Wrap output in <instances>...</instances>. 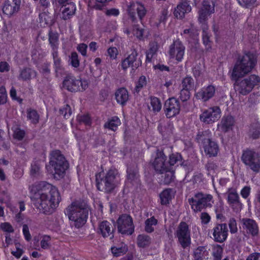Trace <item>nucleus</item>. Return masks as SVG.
Listing matches in <instances>:
<instances>
[{
  "mask_svg": "<svg viewBox=\"0 0 260 260\" xmlns=\"http://www.w3.org/2000/svg\"><path fill=\"white\" fill-rule=\"evenodd\" d=\"M34 187L37 191L34 196L35 206L45 214L52 213L60 201L57 188L45 181L36 183Z\"/></svg>",
  "mask_w": 260,
  "mask_h": 260,
  "instance_id": "obj_1",
  "label": "nucleus"
},
{
  "mask_svg": "<svg viewBox=\"0 0 260 260\" xmlns=\"http://www.w3.org/2000/svg\"><path fill=\"white\" fill-rule=\"evenodd\" d=\"M89 208L84 201H76L72 202L65 209L64 213L71 221V225L79 229L86 222Z\"/></svg>",
  "mask_w": 260,
  "mask_h": 260,
  "instance_id": "obj_2",
  "label": "nucleus"
},
{
  "mask_svg": "<svg viewBox=\"0 0 260 260\" xmlns=\"http://www.w3.org/2000/svg\"><path fill=\"white\" fill-rule=\"evenodd\" d=\"M121 182L118 170L111 168L105 173L100 172L96 175V184L98 190L106 193L112 192L118 187Z\"/></svg>",
  "mask_w": 260,
  "mask_h": 260,
  "instance_id": "obj_3",
  "label": "nucleus"
},
{
  "mask_svg": "<svg viewBox=\"0 0 260 260\" xmlns=\"http://www.w3.org/2000/svg\"><path fill=\"white\" fill-rule=\"evenodd\" d=\"M256 63L257 56L253 52L248 51L239 56L232 71V78L236 79L244 77L252 71Z\"/></svg>",
  "mask_w": 260,
  "mask_h": 260,
  "instance_id": "obj_4",
  "label": "nucleus"
},
{
  "mask_svg": "<svg viewBox=\"0 0 260 260\" xmlns=\"http://www.w3.org/2000/svg\"><path fill=\"white\" fill-rule=\"evenodd\" d=\"M49 164L54 169V178L56 179L62 177L69 167V164L65 157L58 150L51 152Z\"/></svg>",
  "mask_w": 260,
  "mask_h": 260,
  "instance_id": "obj_5",
  "label": "nucleus"
},
{
  "mask_svg": "<svg viewBox=\"0 0 260 260\" xmlns=\"http://www.w3.org/2000/svg\"><path fill=\"white\" fill-rule=\"evenodd\" d=\"M188 202L193 211L198 212L212 207L214 200L211 194L198 192L194 194L193 197L188 199Z\"/></svg>",
  "mask_w": 260,
  "mask_h": 260,
  "instance_id": "obj_6",
  "label": "nucleus"
},
{
  "mask_svg": "<svg viewBox=\"0 0 260 260\" xmlns=\"http://www.w3.org/2000/svg\"><path fill=\"white\" fill-rule=\"evenodd\" d=\"M235 79L237 91L241 94L245 95L249 93L254 86L260 84V77L251 75L243 79Z\"/></svg>",
  "mask_w": 260,
  "mask_h": 260,
  "instance_id": "obj_7",
  "label": "nucleus"
},
{
  "mask_svg": "<svg viewBox=\"0 0 260 260\" xmlns=\"http://www.w3.org/2000/svg\"><path fill=\"white\" fill-rule=\"evenodd\" d=\"M175 236L183 248L185 249L190 246V231L188 224L185 222L182 221L179 224L175 232Z\"/></svg>",
  "mask_w": 260,
  "mask_h": 260,
  "instance_id": "obj_8",
  "label": "nucleus"
},
{
  "mask_svg": "<svg viewBox=\"0 0 260 260\" xmlns=\"http://www.w3.org/2000/svg\"><path fill=\"white\" fill-rule=\"evenodd\" d=\"M63 86L68 91L77 92L85 90L88 84L86 80L76 79L73 75L69 74L63 81Z\"/></svg>",
  "mask_w": 260,
  "mask_h": 260,
  "instance_id": "obj_9",
  "label": "nucleus"
},
{
  "mask_svg": "<svg viewBox=\"0 0 260 260\" xmlns=\"http://www.w3.org/2000/svg\"><path fill=\"white\" fill-rule=\"evenodd\" d=\"M130 52L131 53L121 62V67L124 70L129 67H131L133 70H135L142 65L141 55H139L135 46L131 47Z\"/></svg>",
  "mask_w": 260,
  "mask_h": 260,
  "instance_id": "obj_10",
  "label": "nucleus"
},
{
  "mask_svg": "<svg viewBox=\"0 0 260 260\" xmlns=\"http://www.w3.org/2000/svg\"><path fill=\"white\" fill-rule=\"evenodd\" d=\"M243 162L252 171L258 172L260 169V156L253 150L247 149L243 151L242 156Z\"/></svg>",
  "mask_w": 260,
  "mask_h": 260,
  "instance_id": "obj_11",
  "label": "nucleus"
},
{
  "mask_svg": "<svg viewBox=\"0 0 260 260\" xmlns=\"http://www.w3.org/2000/svg\"><path fill=\"white\" fill-rule=\"evenodd\" d=\"M118 231L122 234L132 235L134 231V225L132 217L122 214L117 220Z\"/></svg>",
  "mask_w": 260,
  "mask_h": 260,
  "instance_id": "obj_12",
  "label": "nucleus"
},
{
  "mask_svg": "<svg viewBox=\"0 0 260 260\" xmlns=\"http://www.w3.org/2000/svg\"><path fill=\"white\" fill-rule=\"evenodd\" d=\"M221 117V110L219 107L214 106L205 110L200 116L201 121L206 124H212Z\"/></svg>",
  "mask_w": 260,
  "mask_h": 260,
  "instance_id": "obj_13",
  "label": "nucleus"
},
{
  "mask_svg": "<svg viewBox=\"0 0 260 260\" xmlns=\"http://www.w3.org/2000/svg\"><path fill=\"white\" fill-rule=\"evenodd\" d=\"M185 47L179 39L173 42L170 46L168 52L170 58L174 59L178 62L182 61L184 53Z\"/></svg>",
  "mask_w": 260,
  "mask_h": 260,
  "instance_id": "obj_14",
  "label": "nucleus"
},
{
  "mask_svg": "<svg viewBox=\"0 0 260 260\" xmlns=\"http://www.w3.org/2000/svg\"><path fill=\"white\" fill-rule=\"evenodd\" d=\"M164 110L168 118L175 117L180 111L179 101L175 98H169L165 103Z\"/></svg>",
  "mask_w": 260,
  "mask_h": 260,
  "instance_id": "obj_15",
  "label": "nucleus"
},
{
  "mask_svg": "<svg viewBox=\"0 0 260 260\" xmlns=\"http://www.w3.org/2000/svg\"><path fill=\"white\" fill-rule=\"evenodd\" d=\"M213 239L215 242L222 243L227 239L229 230L226 223L215 224L211 230Z\"/></svg>",
  "mask_w": 260,
  "mask_h": 260,
  "instance_id": "obj_16",
  "label": "nucleus"
},
{
  "mask_svg": "<svg viewBox=\"0 0 260 260\" xmlns=\"http://www.w3.org/2000/svg\"><path fill=\"white\" fill-rule=\"evenodd\" d=\"M167 156L162 150L157 149L156 156L152 162V166L157 173H163L168 168L166 162Z\"/></svg>",
  "mask_w": 260,
  "mask_h": 260,
  "instance_id": "obj_17",
  "label": "nucleus"
},
{
  "mask_svg": "<svg viewBox=\"0 0 260 260\" xmlns=\"http://www.w3.org/2000/svg\"><path fill=\"white\" fill-rule=\"evenodd\" d=\"M136 12L138 14L139 19L141 20L146 14L147 10L144 5L139 2H133L128 6V12L129 16L134 22L136 20Z\"/></svg>",
  "mask_w": 260,
  "mask_h": 260,
  "instance_id": "obj_18",
  "label": "nucleus"
},
{
  "mask_svg": "<svg viewBox=\"0 0 260 260\" xmlns=\"http://www.w3.org/2000/svg\"><path fill=\"white\" fill-rule=\"evenodd\" d=\"M215 87L211 85L202 88L195 94L196 98L206 102L213 98L215 94Z\"/></svg>",
  "mask_w": 260,
  "mask_h": 260,
  "instance_id": "obj_19",
  "label": "nucleus"
},
{
  "mask_svg": "<svg viewBox=\"0 0 260 260\" xmlns=\"http://www.w3.org/2000/svg\"><path fill=\"white\" fill-rule=\"evenodd\" d=\"M21 0H7L5 2L3 11L8 16H11L19 9Z\"/></svg>",
  "mask_w": 260,
  "mask_h": 260,
  "instance_id": "obj_20",
  "label": "nucleus"
},
{
  "mask_svg": "<svg viewBox=\"0 0 260 260\" xmlns=\"http://www.w3.org/2000/svg\"><path fill=\"white\" fill-rule=\"evenodd\" d=\"M203 148L205 154L210 157L217 156L219 151L218 145L212 139L209 141H206L203 145Z\"/></svg>",
  "mask_w": 260,
  "mask_h": 260,
  "instance_id": "obj_21",
  "label": "nucleus"
},
{
  "mask_svg": "<svg viewBox=\"0 0 260 260\" xmlns=\"http://www.w3.org/2000/svg\"><path fill=\"white\" fill-rule=\"evenodd\" d=\"M191 7L186 1L180 2L175 8L174 15L177 19H182L185 16V14L190 12Z\"/></svg>",
  "mask_w": 260,
  "mask_h": 260,
  "instance_id": "obj_22",
  "label": "nucleus"
},
{
  "mask_svg": "<svg viewBox=\"0 0 260 260\" xmlns=\"http://www.w3.org/2000/svg\"><path fill=\"white\" fill-rule=\"evenodd\" d=\"M243 229L253 236H256L258 233V227L255 220L250 218H243Z\"/></svg>",
  "mask_w": 260,
  "mask_h": 260,
  "instance_id": "obj_23",
  "label": "nucleus"
},
{
  "mask_svg": "<svg viewBox=\"0 0 260 260\" xmlns=\"http://www.w3.org/2000/svg\"><path fill=\"white\" fill-rule=\"evenodd\" d=\"M99 230L104 238L109 237L112 239L114 237V228L112 225L107 221H103L99 224Z\"/></svg>",
  "mask_w": 260,
  "mask_h": 260,
  "instance_id": "obj_24",
  "label": "nucleus"
},
{
  "mask_svg": "<svg viewBox=\"0 0 260 260\" xmlns=\"http://www.w3.org/2000/svg\"><path fill=\"white\" fill-rule=\"evenodd\" d=\"M234 123V119L232 116H223L220 123L218 124V128L222 132L226 133L232 129Z\"/></svg>",
  "mask_w": 260,
  "mask_h": 260,
  "instance_id": "obj_25",
  "label": "nucleus"
},
{
  "mask_svg": "<svg viewBox=\"0 0 260 260\" xmlns=\"http://www.w3.org/2000/svg\"><path fill=\"white\" fill-rule=\"evenodd\" d=\"M62 6L64 7L61 11V18L64 20L70 19L75 14V5L73 3H70Z\"/></svg>",
  "mask_w": 260,
  "mask_h": 260,
  "instance_id": "obj_26",
  "label": "nucleus"
},
{
  "mask_svg": "<svg viewBox=\"0 0 260 260\" xmlns=\"http://www.w3.org/2000/svg\"><path fill=\"white\" fill-rule=\"evenodd\" d=\"M158 174L161 175L160 181L164 184L168 185L174 180V171L172 168H168L163 173Z\"/></svg>",
  "mask_w": 260,
  "mask_h": 260,
  "instance_id": "obj_27",
  "label": "nucleus"
},
{
  "mask_svg": "<svg viewBox=\"0 0 260 260\" xmlns=\"http://www.w3.org/2000/svg\"><path fill=\"white\" fill-rule=\"evenodd\" d=\"M37 72L34 70L29 68H24L20 71L18 79L22 81L30 80L36 77Z\"/></svg>",
  "mask_w": 260,
  "mask_h": 260,
  "instance_id": "obj_28",
  "label": "nucleus"
},
{
  "mask_svg": "<svg viewBox=\"0 0 260 260\" xmlns=\"http://www.w3.org/2000/svg\"><path fill=\"white\" fill-rule=\"evenodd\" d=\"M128 250L127 245L123 242L114 244L111 248V251L114 256L118 257L125 254Z\"/></svg>",
  "mask_w": 260,
  "mask_h": 260,
  "instance_id": "obj_29",
  "label": "nucleus"
},
{
  "mask_svg": "<svg viewBox=\"0 0 260 260\" xmlns=\"http://www.w3.org/2000/svg\"><path fill=\"white\" fill-rule=\"evenodd\" d=\"M226 193L228 196V202L231 206L240 204L239 197L236 189L229 188Z\"/></svg>",
  "mask_w": 260,
  "mask_h": 260,
  "instance_id": "obj_30",
  "label": "nucleus"
},
{
  "mask_svg": "<svg viewBox=\"0 0 260 260\" xmlns=\"http://www.w3.org/2000/svg\"><path fill=\"white\" fill-rule=\"evenodd\" d=\"M115 98L118 103L122 105L125 104L128 100L129 96L127 90L125 88H120L115 92Z\"/></svg>",
  "mask_w": 260,
  "mask_h": 260,
  "instance_id": "obj_31",
  "label": "nucleus"
},
{
  "mask_svg": "<svg viewBox=\"0 0 260 260\" xmlns=\"http://www.w3.org/2000/svg\"><path fill=\"white\" fill-rule=\"evenodd\" d=\"M48 37V40L52 49V52H57L59 46V37L58 34L50 31Z\"/></svg>",
  "mask_w": 260,
  "mask_h": 260,
  "instance_id": "obj_32",
  "label": "nucleus"
},
{
  "mask_svg": "<svg viewBox=\"0 0 260 260\" xmlns=\"http://www.w3.org/2000/svg\"><path fill=\"white\" fill-rule=\"evenodd\" d=\"M212 14V13L207 12L201 8L199 10L198 20L200 24H201L202 28L208 27L207 22L208 17Z\"/></svg>",
  "mask_w": 260,
  "mask_h": 260,
  "instance_id": "obj_33",
  "label": "nucleus"
},
{
  "mask_svg": "<svg viewBox=\"0 0 260 260\" xmlns=\"http://www.w3.org/2000/svg\"><path fill=\"white\" fill-rule=\"evenodd\" d=\"M212 14V13L207 12L201 8L199 10L198 20L200 24H201L202 28L208 27L207 22L208 17Z\"/></svg>",
  "mask_w": 260,
  "mask_h": 260,
  "instance_id": "obj_34",
  "label": "nucleus"
},
{
  "mask_svg": "<svg viewBox=\"0 0 260 260\" xmlns=\"http://www.w3.org/2000/svg\"><path fill=\"white\" fill-rule=\"evenodd\" d=\"M127 180L132 183L139 182V175L138 170L136 167H128L127 169Z\"/></svg>",
  "mask_w": 260,
  "mask_h": 260,
  "instance_id": "obj_35",
  "label": "nucleus"
},
{
  "mask_svg": "<svg viewBox=\"0 0 260 260\" xmlns=\"http://www.w3.org/2000/svg\"><path fill=\"white\" fill-rule=\"evenodd\" d=\"M211 133L209 130L198 132L196 140L199 143H202L204 145L206 141H209L211 139Z\"/></svg>",
  "mask_w": 260,
  "mask_h": 260,
  "instance_id": "obj_36",
  "label": "nucleus"
},
{
  "mask_svg": "<svg viewBox=\"0 0 260 260\" xmlns=\"http://www.w3.org/2000/svg\"><path fill=\"white\" fill-rule=\"evenodd\" d=\"M120 124L121 122L119 118L117 116H114L104 124V127L105 128H108L115 132Z\"/></svg>",
  "mask_w": 260,
  "mask_h": 260,
  "instance_id": "obj_37",
  "label": "nucleus"
},
{
  "mask_svg": "<svg viewBox=\"0 0 260 260\" xmlns=\"http://www.w3.org/2000/svg\"><path fill=\"white\" fill-rule=\"evenodd\" d=\"M157 223V220L154 216L147 219L145 221V232L148 233H152L154 231V226L156 225Z\"/></svg>",
  "mask_w": 260,
  "mask_h": 260,
  "instance_id": "obj_38",
  "label": "nucleus"
},
{
  "mask_svg": "<svg viewBox=\"0 0 260 260\" xmlns=\"http://www.w3.org/2000/svg\"><path fill=\"white\" fill-rule=\"evenodd\" d=\"M151 243L150 237L146 235H139L137 237V244L139 247H145L148 246Z\"/></svg>",
  "mask_w": 260,
  "mask_h": 260,
  "instance_id": "obj_39",
  "label": "nucleus"
},
{
  "mask_svg": "<svg viewBox=\"0 0 260 260\" xmlns=\"http://www.w3.org/2000/svg\"><path fill=\"white\" fill-rule=\"evenodd\" d=\"M172 189L170 188H168L164 190L162 192H161L159 195L160 199V203L162 205H167L169 203L170 201L171 200V192Z\"/></svg>",
  "mask_w": 260,
  "mask_h": 260,
  "instance_id": "obj_40",
  "label": "nucleus"
},
{
  "mask_svg": "<svg viewBox=\"0 0 260 260\" xmlns=\"http://www.w3.org/2000/svg\"><path fill=\"white\" fill-rule=\"evenodd\" d=\"M215 0H204L202 2V7L207 12L214 13L215 12Z\"/></svg>",
  "mask_w": 260,
  "mask_h": 260,
  "instance_id": "obj_41",
  "label": "nucleus"
},
{
  "mask_svg": "<svg viewBox=\"0 0 260 260\" xmlns=\"http://www.w3.org/2000/svg\"><path fill=\"white\" fill-rule=\"evenodd\" d=\"M150 106L152 107V111L154 113L158 112L161 109V103L160 100L155 96L150 98Z\"/></svg>",
  "mask_w": 260,
  "mask_h": 260,
  "instance_id": "obj_42",
  "label": "nucleus"
},
{
  "mask_svg": "<svg viewBox=\"0 0 260 260\" xmlns=\"http://www.w3.org/2000/svg\"><path fill=\"white\" fill-rule=\"evenodd\" d=\"M171 125L168 122H166L165 119H160L159 121L158 129L162 135L169 132L171 130Z\"/></svg>",
  "mask_w": 260,
  "mask_h": 260,
  "instance_id": "obj_43",
  "label": "nucleus"
},
{
  "mask_svg": "<svg viewBox=\"0 0 260 260\" xmlns=\"http://www.w3.org/2000/svg\"><path fill=\"white\" fill-rule=\"evenodd\" d=\"M182 85L183 88L191 90L194 87V80L191 77L187 76L183 79Z\"/></svg>",
  "mask_w": 260,
  "mask_h": 260,
  "instance_id": "obj_44",
  "label": "nucleus"
},
{
  "mask_svg": "<svg viewBox=\"0 0 260 260\" xmlns=\"http://www.w3.org/2000/svg\"><path fill=\"white\" fill-rule=\"evenodd\" d=\"M206 249L204 246L198 247L194 251L193 256L195 260H203Z\"/></svg>",
  "mask_w": 260,
  "mask_h": 260,
  "instance_id": "obj_45",
  "label": "nucleus"
},
{
  "mask_svg": "<svg viewBox=\"0 0 260 260\" xmlns=\"http://www.w3.org/2000/svg\"><path fill=\"white\" fill-rule=\"evenodd\" d=\"M202 39L204 44L208 48H211V42L210 40V35L208 32V27L202 28Z\"/></svg>",
  "mask_w": 260,
  "mask_h": 260,
  "instance_id": "obj_46",
  "label": "nucleus"
},
{
  "mask_svg": "<svg viewBox=\"0 0 260 260\" xmlns=\"http://www.w3.org/2000/svg\"><path fill=\"white\" fill-rule=\"evenodd\" d=\"M182 160V156L179 153L172 154L169 156V163L170 167L174 166L175 164L180 162L181 163Z\"/></svg>",
  "mask_w": 260,
  "mask_h": 260,
  "instance_id": "obj_47",
  "label": "nucleus"
},
{
  "mask_svg": "<svg viewBox=\"0 0 260 260\" xmlns=\"http://www.w3.org/2000/svg\"><path fill=\"white\" fill-rule=\"evenodd\" d=\"M52 55L53 58L54 66L56 72L60 71L62 69V66L61 64V59L58 57V53L57 52H52Z\"/></svg>",
  "mask_w": 260,
  "mask_h": 260,
  "instance_id": "obj_48",
  "label": "nucleus"
},
{
  "mask_svg": "<svg viewBox=\"0 0 260 260\" xmlns=\"http://www.w3.org/2000/svg\"><path fill=\"white\" fill-rule=\"evenodd\" d=\"M238 3L245 8H252L255 7L257 0H237Z\"/></svg>",
  "mask_w": 260,
  "mask_h": 260,
  "instance_id": "obj_49",
  "label": "nucleus"
},
{
  "mask_svg": "<svg viewBox=\"0 0 260 260\" xmlns=\"http://www.w3.org/2000/svg\"><path fill=\"white\" fill-rule=\"evenodd\" d=\"M27 117L33 123H37L39 121V116L35 110L30 109L28 110Z\"/></svg>",
  "mask_w": 260,
  "mask_h": 260,
  "instance_id": "obj_50",
  "label": "nucleus"
},
{
  "mask_svg": "<svg viewBox=\"0 0 260 260\" xmlns=\"http://www.w3.org/2000/svg\"><path fill=\"white\" fill-rule=\"evenodd\" d=\"M147 84L146 78L144 76H141L137 83L136 86L135 88V90L137 93L139 92L141 89L146 86Z\"/></svg>",
  "mask_w": 260,
  "mask_h": 260,
  "instance_id": "obj_51",
  "label": "nucleus"
},
{
  "mask_svg": "<svg viewBox=\"0 0 260 260\" xmlns=\"http://www.w3.org/2000/svg\"><path fill=\"white\" fill-rule=\"evenodd\" d=\"M70 61L71 65L74 68H78L80 64V61L78 58V55L76 52L71 53L70 57Z\"/></svg>",
  "mask_w": 260,
  "mask_h": 260,
  "instance_id": "obj_52",
  "label": "nucleus"
},
{
  "mask_svg": "<svg viewBox=\"0 0 260 260\" xmlns=\"http://www.w3.org/2000/svg\"><path fill=\"white\" fill-rule=\"evenodd\" d=\"M228 225L232 234L236 233L238 231L237 224L236 219L234 218H231L229 219Z\"/></svg>",
  "mask_w": 260,
  "mask_h": 260,
  "instance_id": "obj_53",
  "label": "nucleus"
},
{
  "mask_svg": "<svg viewBox=\"0 0 260 260\" xmlns=\"http://www.w3.org/2000/svg\"><path fill=\"white\" fill-rule=\"evenodd\" d=\"M50 236L47 235L44 236L40 242L41 248L44 249L49 248L50 247Z\"/></svg>",
  "mask_w": 260,
  "mask_h": 260,
  "instance_id": "obj_54",
  "label": "nucleus"
},
{
  "mask_svg": "<svg viewBox=\"0 0 260 260\" xmlns=\"http://www.w3.org/2000/svg\"><path fill=\"white\" fill-rule=\"evenodd\" d=\"M40 167L36 162L31 164L30 169V174L32 176L36 177L40 174Z\"/></svg>",
  "mask_w": 260,
  "mask_h": 260,
  "instance_id": "obj_55",
  "label": "nucleus"
},
{
  "mask_svg": "<svg viewBox=\"0 0 260 260\" xmlns=\"http://www.w3.org/2000/svg\"><path fill=\"white\" fill-rule=\"evenodd\" d=\"M7 100V94L5 87H0V105L4 104Z\"/></svg>",
  "mask_w": 260,
  "mask_h": 260,
  "instance_id": "obj_56",
  "label": "nucleus"
},
{
  "mask_svg": "<svg viewBox=\"0 0 260 260\" xmlns=\"http://www.w3.org/2000/svg\"><path fill=\"white\" fill-rule=\"evenodd\" d=\"M190 90L182 88L180 91V98L183 102H186L190 98Z\"/></svg>",
  "mask_w": 260,
  "mask_h": 260,
  "instance_id": "obj_57",
  "label": "nucleus"
},
{
  "mask_svg": "<svg viewBox=\"0 0 260 260\" xmlns=\"http://www.w3.org/2000/svg\"><path fill=\"white\" fill-rule=\"evenodd\" d=\"M182 35H185V37L186 39H194L196 37V32L193 29H185L183 30V34H181Z\"/></svg>",
  "mask_w": 260,
  "mask_h": 260,
  "instance_id": "obj_58",
  "label": "nucleus"
},
{
  "mask_svg": "<svg viewBox=\"0 0 260 260\" xmlns=\"http://www.w3.org/2000/svg\"><path fill=\"white\" fill-rule=\"evenodd\" d=\"M25 132L19 128H16L14 132V138L18 140H21L25 136Z\"/></svg>",
  "mask_w": 260,
  "mask_h": 260,
  "instance_id": "obj_59",
  "label": "nucleus"
},
{
  "mask_svg": "<svg viewBox=\"0 0 260 260\" xmlns=\"http://www.w3.org/2000/svg\"><path fill=\"white\" fill-rule=\"evenodd\" d=\"M222 253V249L220 246L214 248L213 252V255L214 256V260H221V254Z\"/></svg>",
  "mask_w": 260,
  "mask_h": 260,
  "instance_id": "obj_60",
  "label": "nucleus"
},
{
  "mask_svg": "<svg viewBox=\"0 0 260 260\" xmlns=\"http://www.w3.org/2000/svg\"><path fill=\"white\" fill-rule=\"evenodd\" d=\"M60 112L63 115L65 118L67 119L72 113L71 107L68 105H67L63 109L60 110Z\"/></svg>",
  "mask_w": 260,
  "mask_h": 260,
  "instance_id": "obj_61",
  "label": "nucleus"
},
{
  "mask_svg": "<svg viewBox=\"0 0 260 260\" xmlns=\"http://www.w3.org/2000/svg\"><path fill=\"white\" fill-rule=\"evenodd\" d=\"M1 229L5 232L8 233H12L14 230L12 225L8 222L2 223L0 225Z\"/></svg>",
  "mask_w": 260,
  "mask_h": 260,
  "instance_id": "obj_62",
  "label": "nucleus"
},
{
  "mask_svg": "<svg viewBox=\"0 0 260 260\" xmlns=\"http://www.w3.org/2000/svg\"><path fill=\"white\" fill-rule=\"evenodd\" d=\"M223 210V208L222 206H220L219 207H216L215 209L216 218L217 219H220L221 221H223L225 218L224 216L222 213Z\"/></svg>",
  "mask_w": 260,
  "mask_h": 260,
  "instance_id": "obj_63",
  "label": "nucleus"
},
{
  "mask_svg": "<svg viewBox=\"0 0 260 260\" xmlns=\"http://www.w3.org/2000/svg\"><path fill=\"white\" fill-rule=\"evenodd\" d=\"M108 55L112 59H115L118 54V51L116 47H110L108 49Z\"/></svg>",
  "mask_w": 260,
  "mask_h": 260,
  "instance_id": "obj_64",
  "label": "nucleus"
}]
</instances>
